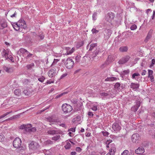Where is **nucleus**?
<instances>
[{
	"label": "nucleus",
	"instance_id": "64",
	"mask_svg": "<svg viewBox=\"0 0 155 155\" xmlns=\"http://www.w3.org/2000/svg\"><path fill=\"white\" fill-rule=\"evenodd\" d=\"M68 75L67 73H65L63 74L61 77V79L62 78L66 77Z\"/></svg>",
	"mask_w": 155,
	"mask_h": 155
},
{
	"label": "nucleus",
	"instance_id": "11",
	"mask_svg": "<svg viewBox=\"0 0 155 155\" xmlns=\"http://www.w3.org/2000/svg\"><path fill=\"white\" fill-rule=\"evenodd\" d=\"M28 53L29 52L25 49L23 48H21L18 51V54L20 56L22 55L24 57L25 55H26V54H28Z\"/></svg>",
	"mask_w": 155,
	"mask_h": 155
},
{
	"label": "nucleus",
	"instance_id": "12",
	"mask_svg": "<svg viewBox=\"0 0 155 155\" xmlns=\"http://www.w3.org/2000/svg\"><path fill=\"white\" fill-rule=\"evenodd\" d=\"M17 22L21 30L22 29H25L27 27L26 25L24 20H20Z\"/></svg>",
	"mask_w": 155,
	"mask_h": 155
},
{
	"label": "nucleus",
	"instance_id": "3",
	"mask_svg": "<svg viewBox=\"0 0 155 155\" xmlns=\"http://www.w3.org/2000/svg\"><path fill=\"white\" fill-rule=\"evenodd\" d=\"M21 139L18 137H16L13 142V145L15 148H20L21 150H23V147L21 146Z\"/></svg>",
	"mask_w": 155,
	"mask_h": 155
},
{
	"label": "nucleus",
	"instance_id": "59",
	"mask_svg": "<svg viewBox=\"0 0 155 155\" xmlns=\"http://www.w3.org/2000/svg\"><path fill=\"white\" fill-rule=\"evenodd\" d=\"M58 120L57 119H54L52 118L51 123H57L58 122Z\"/></svg>",
	"mask_w": 155,
	"mask_h": 155
},
{
	"label": "nucleus",
	"instance_id": "22",
	"mask_svg": "<svg viewBox=\"0 0 155 155\" xmlns=\"http://www.w3.org/2000/svg\"><path fill=\"white\" fill-rule=\"evenodd\" d=\"M128 50V48L127 46H123L119 48V51L121 52H127Z\"/></svg>",
	"mask_w": 155,
	"mask_h": 155
},
{
	"label": "nucleus",
	"instance_id": "51",
	"mask_svg": "<svg viewBox=\"0 0 155 155\" xmlns=\"http://www.w3.org/2000/svg\"><path fill=\"white\" fill-rule=\"evenodd\" d=\"M129 151L128 150H124L121 153V155H127Z\"/></svg>",
	"mask_w": 155,
	"mask_h": 155
},
{
	"label": "nucleus",
	"instance_id": "30",
	"mask_svg": "<svg viewBox=\"0 0 155 155\" xmlns=\"http://www.w3.org/2000/svg\"><path fill=\"white\" fill-rule=\"evenodd\" d=\"M56 132L57 131L54 130H49L48 131V133L49 134L53 135L57 134Z\"/></svg>",
	"mask_w": 155,
	"mask_h": 155
},
{
	"label": "nucleus",
	"instance_id": "17",
	"mask_svg": "<svg viewBox=\"0 0 155 155\" xmlns=\"http://www.w3.org/2000/svg\"><path fill=\"white\" fill-rule=\"evenodd\" d=\"M145 151L144 149L142 147H140L135 150V152L137 154H143Z\"/></svg>",
	"mask_w": 155,
	"mask_h": 155
},
{
	"label": "nucleus",
	"instance_id": "2",
	"mask_svg": "<svg viewBox=\"0 0 155 155\" xmlns=\"http://www.w3.org/2000/svg\"><path fill=\"white\" fill-rule=\"evenodd\" d=\"M89 50L93 51L92 56L93 57H96L99 52V49L97 47L96 43H92L90 45Z\"/></svg>",
	"mask_w": 155,
	"mask_h": 155
},
{
	"label": "nucleus",
	"instance_id": "13",
	"mask_svg": "<svg viewBox=\"0 0 155 155\" xmlns=\"http://www.w3.org/2000/svg\"><path fill=\"white\" fill-rule=\"evenodd\" d=\"M153 32V30L152 29H150L148 32L147 35L144 40V42L145 43L147 42L152 37Z\"/></svg>",
	"mask_w": 155,
	"mask_h": 155
},
{
	"label": "nucleus",
	"instance_id": "41",
	"mask_svg": "<svg viewBox=\"0 0 155 155\" xmlns=\"http://www.w3.org/2000/svg\"><path fill=\"white\" fill-rule=\"evenodd\" d=\"M45 79V78L43 76L38 78V80L41 82H43Z\"/></svg>",
	"mask_w": 155,
	"mask_h": 155
},
{
	"label": "nucleus",
	"instance_id": "5",
	"mask_svg": "<svg viewBox=\"0 0 155 155\" xmlns=\"http://www.w3.org/2000/svg\"><path fill=\"white\" fill-rule=\"evenodd\" d=\"M74 62L70 58L67 59L64 62V64L67 68L69 69L72 68L74 65Z\"/></svg>",
	"mask_w": 155,
	"mask_h": 155
},
{
	"label": "nucleus",
	"instance_id": "24",
	"mask_svg": "<svg viewBox=\"0 0 155 155\" xmlns=\"http://www.w3.org/2000/svg\"><path fill=\"white\" fill-rule=\"evenodd\" d=\"M139 84H135L132 83L130 85V87L133 89H137L139 87Z\"/></svg>",
	"mask_w": 155,
	"mask_h": 155
},
{
	"label": "nucleus",
	"instance_id": "38",
	"mask_svg": "<svg viewBox=\"0 0 155 155\" xmlns=\"http://www.w3.org/2000/svg\"><path fill=\"white\" fill-rule=\"evenodd\" d=\"M102 133L104 136L108 137L109 135L110 134L108 132L106 131H102L101 132Z\"/></svg>",
	"mask_w": 155,
	"mask_h": 155
},
{
	"label": "nucleus",
	"instance_id": "32",
	"mask_svg": "<svg viewBox=\"0 0 155 155\" xmlns=\"http://www.w3.org/2000/svg\"><path fill=\"white\" fill-rule=\"evenodd\" d=\"M70 48H68L67 49V54L68 55L72 53L74 51V48H72L70 50H69Z\"/></svg>",
	"mask_w": 155,
	"mask_h": 155
},
{
	"label": "nucleus",
	"instance_id": "45",
	"mask_svg": "<svg viewBox=\"0 0 155 155\" xmlns=\"http://www.w3.org/2000/svg\"><path fill=\"white\" fill-rule=\"evenodd\" d=\"M37 36L38 37H40L41 39H42L44 38V36L43 33H39L37 35Z\"/></svg>",
	"mask_w": 155,
	"mask_h": 155
},
{
	"label": "nucleus",
	"instance_id": "35",
	"mask_svg": "<svg viewBox=\"0 0 155 155\" xmlns=\"http://www.w3.org/2000/svg\"><path fill=\"white\" fill-rule=\"evenodd\" d=\"M60 138V135H56L53 137L52 138V139L55 141H57Z\"/></svg>",
	"mask_w": 155,
	"mask_h": 155
},
{
	"label": "nucleus",
	"instance_id": "40",
	"mask_svg": "<svg viewBox=\"0 0 155 155\" xmlns=\"http://www.w3.org/2000/svg\"><path fill=\"white\" fill-rule=\"evenodd\" d=\"M5 139V137L4 135L2 134H0V141L2 142Z\"/></svg>",
	"mask_w": 155,
	"mask_h": 155
},
{
	"label": "nucleus",
	"instance_id": "31",
	"mask_svg": "<svg viewBox=\"0 0 155 155\" xmlns=\"http://www.w3.org/2000/svg\"><path fill=\"white\" fill-rule=\"evenodd\" d=\"M140 76V74L138 73H134L132 75V78L133 79H136L138 77Z\"/></svg>",
	"mask_w": 155,
	"mask_h": 155
},
{
	"label": "nucleus",
	"instance_id": "10",
	"mask_svg": "<svg viewBox=\"0 0 155 155\" xmlns=\"http://www.w3.org/2000/svg\"><path fill=\"white\" fill-rule=\"evenodd\" d=\"M114 17V15L113 13L112 12L108 13L106 16V19L107 21L110 22L113 19Z\"/></svg>",
	"mask_w": 155,
	"mask_h": 155
},
{
	"label": "nucleus",
	"instance_id": "37",
	"mask_svg": "<svg viewBox=\"0 0 155 155\" xmlns=\"http://www.w3.org/2000/svg\"><path fill=\"white\" fill-rule=\"evenodd\" d=\"M27 54V55L26 57H25L24 58L26 60L30 58L33 55L32 54L30 53L29 52L28 54Z\"/></svg>",
	"mask_w": 155,
	"mask_h": 155
},
{
	"label": "nucleus",
	"instance_id": "34",
	"mask_svg": "<svg viewBox=\"0 0 155 155\" xmlns=\"http://www.w3.org/2000/svg\"><path fill=\"white\" fill-rule=\"evenodd\" d=\"M23 93L27 96H29L31 94V92L30 91H28L27 90H24Z\"/></svg>",
	"mask_w": 155,
	"mask_h": 155
},
{
	"label": "nucleus",
	"instance_id": "43",
	"mask_svg": "<svg viewBox=\"0 0 155 155\" xmlns=\"http://www.w3.org/2000/svg\"><path fill=\"white\" fill-rule=\"evenodd\" d=\"M137 28V26L135 25H131L130 28L131 30H135Z\"/></svg>",
	"mask_w": 155,
	"mask_h": 155
},
{
	"label": "nucleus",
	"instance_id": "16",
	"mask_svg": "<svg viewBox=\"0 0 155 155\" xmlns=\"http://www.w3.org/2000/svg\"><path fill=\"white\" fill-rule=\"evenodd\" d=\"M0 26L2 27L0 28L1 29L7 27V23L4 19H2L0 20Z\"/></svg>",
	"mask_w": 155,
	"mask_h": 155
},
{
	"label": "nucleus",
	"instance_id": "54",
	"mask_svg": "<svg viewBox=\"0 0 155 155\" xmlns=\"http://www.w3.org/2000/svg\"><path fill=\"white\" fill-rule=\"evenodd\" d=\"M155 60L154 59H153L151 61V64L150 65V67H151L153 66V65L155 64Z\"/></svg>",
	"mask_w": 155,
	"mask_h": 155
},
{
	"label": "nucleus",
	"instance_id": "19",
	"mask_svg": "<svg viewBox=\"0 0 155 155\" xmlns=\"http://www.w3.org/2000/svg\"><path fill=\"white\" fill-rule=\"evenodd\" d=\"M8 51L7 50H5L4 49L3 51L2 52V55L3 58H5V60H7L8 58Z\"/></svg>",
	"mask_w": 155,
	"mask_h": 155
},
{
	"label": "nucleus",
	"instance_id": "18",
	"mask_svg": "<svg viewBox=\"0 0 155 155\" xmlns=\"http://www.w3.org/2000/svg\"><path fill=\"white\" fill-rule=\"evenodd\" d=\"M132 98L134 99H137V101H136V105H135V106L139 108L141 102L140 101H138L139 100V99L140 97L138 96H134V95H133L132 96Z\"/></svg>",
	"mask_w": 155,
	"mask_h": 155
},
{
	"label": "nucleus",
	"instance_id": "53",
	"mask_svg": "<svg viewBox=\"0 0 155 155\" xmlns=\"http://www.w3.org/2000/svg\"><path fill=\"white\" fill-rule=\"evenodd\" d=\"M81 57V56L78 55L76 57V61L77 62H79L80 61V59Z\"/></svg>",
	"mask_w": 155,
	"mask_h": 155
},
{
	"label": "nucleus",
	"instance_id": "21",
	"mask_svg": "<svg viewBox=\"0 0 155 155\" xmlns=\"http://www.w3.org/2000/svg\"><path fill=\"white\" fill-rule=\"evenodd\" d=\"M116 58V55H110L108 57L107 61L110 62H112Z\"/></svg>",
	"mask_w": 155,
	"mask_h": 155
},
{
	"label": "nucleus",
	"instance_id": "26",
	"mask_svg": "<svg viewBox=\"0 0 155 155\" xmlns=\"http://www.w3.org/2000/svg\"><path fill=\"white\" fill-rule=\"evenodd\" d=\"M3 68L4 70L8 73L11 72L13 71L12 68H8L6 66H4Z\"/></svg>",
	"mask_w": 155,
	"mask_h": 155
},
{
	"label": "nucleus",
	"instance_id": "42",
	"mask_svg": "<svg viewBox=\"0 0 155 155\" xmlns=\"http://www.w3.org/2000/svg\"><path fill=\"white\" fill-rule=\"evenodd\" d=\"M107 65V62H105L104 63L102 64L100 66V68L102 69H103Z\"/></svg>",
	"mask_w": 155,
	"mask_h": 155
},
{
	"label": "nucleus",
	"instance_id": "6",
	"mask_svg": "<svg viewBox=\"0 0 155 155\" xmlns=\"http://www.w3.org/2000/svg\"><path fill=\"white\" fill-rule=\"evenodd\" d=\"M63 111L66 113L70 112L73 109L72 107L70 105L67 104H64L62 106Z\"/></svg>",
	"mask_w": 155,
	"mask_h": 155
},
{
	"label": "nucleus",
	"instance_id": "62",
	"mask_svg": "<svg viewBox=\"0 0 155 155\" xmlns=\"http://www.w3.org/2000/svg\"><path fill=\"white\" fill-rule=\"evenodd\" d=\"M154 133H155L154 130H150L149 131V134L151 135H152V134H153Z\"/></svg>",
	"mask_w": 155,
	"mask_h": 155
},
{
	"label": "nucleus",
	"instance_id": "14",
	"mask_svg": "<svg viewBox=\"0 0 155 155\" xmlns=\"http://www.w3.org/2000/svg\"><path fill=\"white\" fill-rule=\"evenodd\" d=\"M112 128L114 131L117 132L120 130L121 127L118 123H115L112 125Z\"/></svg>",
	"mask_w": 155,
	"mask_h": 155
},
{
	"label": "nucleus",
	"instance_id": "7",
	"mask_svg": "<svg viewBox=\"0 0 155 155\" xmlns=\"http://www.w3.org/2000/svg\"><path fill=\"white\" fill-rule=\"evenodd\" d=\"M130 58V57L127 55L122 58L118 62L119 64H124L128 62Z\"/></svg>",
	"mask_w": 155,
	"mask_h": 155
},
{
	"label": "nucleus",
	"instance_id": "50",
	"mask_svg": "<svg viewBox=\"0 0 155 155\" xmlns=\"http://www.w3.org/2000/svg\"><path fill=\"white\" fill-rule=\"evenodd\" d=\"M93 34H96L99 32V31L97 30L95 28H93L91 30Z\"/></svg>",
	"mask_w": 155,
	"mask_h": 155
},
{
	"label": "nucleus",
	"instance_id": "60",
	"mask_svg": "<svg viewBox=\"0 0 155 155\" xmlns=\"http://www.w3.org/2000/svg\"><path fill=\"white\" fill-rule=\"evenodd\" d=\"M81 149L79 147H77L76 148V150L78 152H81Z\"/></svg>",
	"mask_w": 155,
	"mask_h": 155
},
{
	"label": "nucleus",
	"instance_id": "39",
	"mask_svg": "<svg viewBox=\"0 0 155 155\" xmlns=\"http://www.w3.org/2000/svg\"><path fill=\"white\" fill-rule=\"evenodd\" d=\"M12 112V111H10V112H7L6 113L3 114L2 115H1L0 116V119L4 117H5L7 115L9 114L10 113H11Z\"/></svg>",
	"mask_w": 155,
	"mask_h": 155
},
{
	"label": "nucleus",
	"instance_id": "27",
	"mask_svg": "<svg viewBox=\"0 0 155 155\" xmlns=\"http://www.w3.org/2000/svg\"><path fill=\"white\" fill-rule=\"evenodd\" d=\"M111 150H113V153H112V155L114 154V153L116 151V149L115 147V145L114 143H112L110 145Z\"/></svg>",
	"mask_w": 155,
	"mask_h": 155
},
{
	"label": "nucleus",
	"instance_id": "15",
	"mask_svg": "<svg viewBox=\"0 0 155 155\" xmlns=\"http://www.w3.org/2000/svg\"><path fill=\"white\" fill-rule=\"evenodd\" d=\"M111 32L109 30H106L104 31V38L105 40H107L110 38Z\"/></svg>",
	"mask_w": 155,
	"mask_h": 155
},
{
	"label": "nucleus",
	"instance_id": "46",
	"mask_svg": "<svg viewBox=\"0 0 155 155\" xmlns=\"http://www.w3.org/2000/svg\"><path fill=\"white\" fill-rule=\"evenodd\" d=\"M129 71L128 70H127L124 71L122 72V74L123 75H124L125 74H129Z\"/></svg>",
	"mask_w": 155,
	"mask_h": 155
},
{
	"label": "nucleus",
	"instance_id": "23",
	"mask_svg": "<svg viewBox=\"0 0 155 155\" xmlns=\"http://www.w3.org/2000/svg\"><path fill=\"white\" fill-rule=\"evenodd\" d=\"M114 87L115 89L118 90V91L119 90H120L121 88L122 89L123 88L122 85L121 86L119 82L115 84Z\"/></svg>",
	"mask_w": 155,
	"mask_h": 155
},
{
	"label": "nucleus",
	"instance_id": "25",
	"mask_svg": "<svg viewBox=\"0 0 155 155\" xmlns=\"http://www.w3.org/2000/svg\"><path fill=\"white\" fill-rule=\"evenodd\" d=\"M56 72L54 69H51L48 72V75L49 77L52 78L54 76Z\"/></svg>",
	"mask_w": 155,
	"mask_h": 155
},
{
	"label": "nucleus",
	"instance_id": "55",
	"mask_svg": "<svg viewBox=\"0 0 155 155\" xmlns=\"http://www.w3.org/2000/svg\"><path fill=\"white\" fill-rule=\"evenodd\" d=\"M81 117L80 116H77L74 119V121L75 120H77L78 121L80 119Z\"/></svg>",
	"mask_w": 155,
	"mask_h": 155
},
{
	"label": "nucleus",
	"instance_id": "58",
	"mask_svg": "<svg viewBox=\"0 0 155 155\" xmlns=\"http://www.w3.org/2000/svg\"><path fill=\"white\" fill-rule=\"evenodd\" d=\"M52 117H48L46 118L47 120V121L50 123H51V120L52 119Z\"/></svg>",
	"mask_w": 155,
	"mask_h": 155
},
{
	"label": "nucleus",
	"instance_id": "48",
	"mask_svg": "<svg viewBox=\"0 0 155 155\" xmlns=\"http://www.w3.org/2000/svg\"><path fill=\"white\" fill-rule=\"evenodd\" d=\"M67 93V92H64V93H61V94H60L58 95H57L56 96L55 98L56 99L58 98L61 97L64 94H66Z\"/></svg>",
	"mask_w": 155,
	"mask_h": 155
},
{
	"label": "nucleus",
	"instance_id": "36",
	"mask_svg": "<svg viewBox=\"0 0 155 155\" xmlns=\"http://www.w3.org/2000/svg\"><path fill=\"white\" fill-rule=\"evenodd\" d=\"M71 147V144L67 142L66 144L64 146V147L66 149H68L70 148Z\"/></svg>",
	"mask_w": 155,
	"mask_h": 155
},
{
	"label": "nucleus",
	"instance_id": "4",
	"mask_svg": "<svg viewBox=\"0 0 155 155\" xmlns=\"http://www.w3.org/2000/svg\"><path fill=\"white\" fill-rule=\"evenodd\" d=\"M28 147L30 149L35 150L39 149L40 145L38 143L32 141L28 144Z\"/></svg>",
	"mask_w": 155,
	"mask_h": 155
},
{
	"label": "nucleus",
	"instance_id": "52",
	"mask_svg": "<svg viewBox=\"0 0 155 155\" xmlns=\"http://www.w3.org/2000/svg\"><path fill=\"white\" fill-rule=\"evenodd\" d=\"M109 81H114L117 80V78L116 77H109Z\"/></svg>",
	"mask_w": 155,
	"mask_h": 155
},
{
	"label": "nucleus",
	"instance_id": "29",
	"mask_svg": "<svg viewBox=\"0 0 155 155\" xmlns=\"http://www.w3.org/2000/svg\"><path fill=\"white\" fill-rule=\"evenodd\" d=\"M53 143L52 141L51 140H49L46 141H45L44 142V144L45 145H51Z\"/></svg>",
	"mask_w": 155,
	"mask_h": 155
},
{
	"label": "nucleus",
	"instance_id": "8",
	"mask_svg": "<svg viewBox=\"0 0 155 155\" xmlns=\"http://www.w3.org/2000/svg\"><path fill=\"white\" fill-rule=\"evenodd\" d=\"M131 139L133 143H138L140 139V135L137 134H133L132 136Z\"/></svg>",
	"mask_w": 155,
	"mask_h": 155
},
{
	"label": "nucleus",
	"instance_id": "61",
	"mask_svg": "<svg viewBox=\"0 0 155 155\" xmlns=\"http://www.w3.org/2000/svg\"><path fill=\"white\" fill-rule=\"evenodd\" d=\"M91 109L93 110L94 111H96L97 110V107L96 106H93L91 107Z\"/></svg>",
	"mask_w": 155,
	"mask_h": 155
},
{
	"label": "nucleus",
	"instance_id": "28",
	"mask_svg": "<svg viewBox=\"0 0 155 155\" xmlns=\"http://www.w3.org/2000/svg\"><path fill=\"white\" fill-rule=\"evenodd\" d=\"M15 94L18 96H19L21 94V90L19 89H16L14 91Z\"/></svg>",
	"mask_w": 155,
	"mask_h": 155
},
{
	"label": "nucleus",
	"instance_id": "20",
	"mask_svg": "<svg viewBox=\"0 0 155 155\" xmlns=\"http://www.w3.org/2000/svg\"><path fill=\"white\" fill-rule=\"evenodd\" d=\"M12 26L14 29L16 31H22V30H21L19 26L18 22L14 23L13 24H12Z\"/></svg>",
	"mask_w": 155,
	"mask_h": 155
},
{
	"label": "nucleus",
	"instance_id": "63",
	"mask_svg": "<svg viewBox=\"0 0 155 155\" xmlns=\"http://www.w3.org/2000/svg\"><path fill=\"white\" fill-rule=\"evenodd\" d=\"M75 131V128H71L68 129V131H71L73 132H74Z\"/></svg>",
	"mask_w": 155,
	"mask_h": 155
},
{
	"label": "nucleus",
	"instance_id": "44",
	"mask_svg": "<svg viewBox=\"0 0 155 155\" xmlns=\"http://www.w3.org/2000/svg\"><path fill=\"white\" fill-rule=\"evenodd\" d=\"M97 14L96 12H94L92 15L93 19L94 20L96 19V17L97 16Z\"/></svg>",
	"mask_w": 155,
	"mask_h": 155
},
{
	"label": "nucleus",
	"instance_id": "33",
	"mask_svg": "<svg viewBox=\"0 0 155 155\" xmlns=\"http://www.w3.org/2000/svg\"><path fill=\"white\" fill-rule=\"evenodd\" d=\"M35 66V64L33 63H31V64H28L26 66V68L28 69H31L33 67Z\"/></svg>",
	"mask_w": 155,
	"mask_h": 155
},
{
	"label": "nucleus",
	"instance_id": "9",
	"mask_svg": "<svg viewBox=\"0 0 155 155\" xmlns=\"http://www.w3.org/2000/svg\"><path fill=\"white\" fill-rule=\"evenodd\" d=\"M99 94L100 97L102 98H107L108 96H109L110 97H111L112 98L114 97V96L111 93H107L105 92H100Z\"/></svg>",
	"mask_w": 155,
	"mask_h": 155
},
{
	"label": "nucleus",
	"instance_id": "1",
	"mask_svg": "<svg viewBox=\"0 0 155 155\" xmlns=\"http://www.w3.org/2000/svg\"><path fill=\"white\" fill-rule=\"evenodd\" d=\"M32 127V125L30 124H23L21 125L19 127V128L21 129H24V132L26 133H31V132H35L36 129L35 127H33L31 128H30Z\"/></svg>",
	"mask_w": 155,
	"mask_h": 155
},
{
	"label": "nucleus",
	"instance_id": "57",
	"mask_svg": "<svg viewBox=\"0 0 155 155\" xmlns=\"http://www.w3.org/2000/svg\"><path fill=\"white\" fill-rule=\"evenodd\" d=\"M8 59H9L10 60H11L12 62H14L13 58V57L11 55H9V56H8Z\"/></svg>",
	"mask_w": 155,
	"mask_h": 155
},
{
	"label": "nucleus",
	"instance_id": "49",
	"mask_svg": "<svg viewBox=\"0 0 155 155\" xmlns=\"http://www.w3.org/2000/svg\"><path fill=\"white\" fill-rule=\"evenodd\" d=\"M17 99L14 97L11 98L10 99V100L11 101H12L13 103L16 104L17 103Z\"/></svg>",
	"mask_w": 155,
	"mask_h": 155
},
{
	"label": "nucleus",
	"instance_id": "56",
	"mask_svg": "<svg viewBox=\"0 0 155 155\" xmlns=\"http://www.w3.org/2000/svg\"><path fill=\"white\" fill-rule=\"evenodd\" d=\"M138 108L134 106L132 108V109L134 112H135L138 110Z\"/></svg>",
	"mask_w": 155,
	"mask_h": 155
},
{
	"label": "nucleus",
	"instance_id": "47",
	"mask_svg": "<svg viewBox=\"0 0 155 155\" xmlns=\"http://www.w3.org/2000/svg\"><path fill=\"white\" fill-rule=\"evenodd\" d=\"M153 71L152 70H149L148 72V77L150 78V76L152 75Z\"/></svg>",
	"mask_w": 155,
	"mask_h": 155
}]
</instances>
